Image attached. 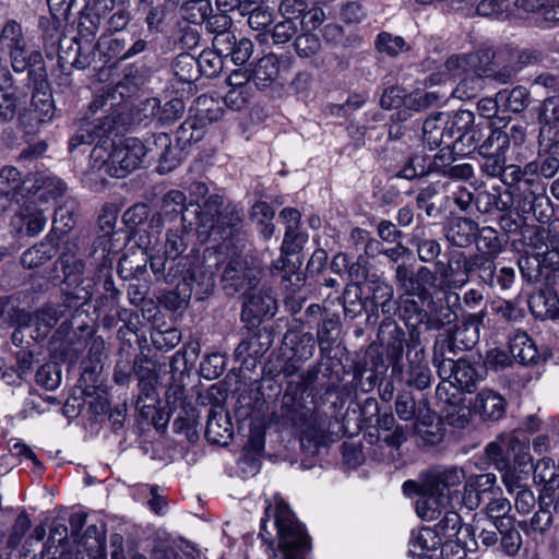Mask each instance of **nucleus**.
I'll return each instance as SVG.
<instances>
[{
  "label": "nucleus",
  "mask_w": 559,
  "mask_h": 559,
  "mask_svg": "<svg viewBox=\"0 0 559 559\" xmlns=\"http://www.w3.org/2000/svg\"><path fill=\"white\" fill-rule=\"evenodd\" d=\"M198 217L200 235L222 241L214 251H206V261H213L225 288L238 292L251 286L258 278V270L248 265L243 257V237L241 231L243 213L231 203H224L222 197L212 194L199 206Z\"/></svg>",
  "instance_id": "f257e3e1"
},
{
  "label": "nucleus",
  "mask_w": 559,
  "mask_h": 559,
  "mask_svg": "<svg viewBox=\"0 0 559 559\" xmlns=\"http://www.w3.org/2000/svg\"><path fill=\"white\" fill-rule=\"evenodd\" d=\"M152 144L153 146H146L138 138H127L115 144L110 152L96 146L91 155L92 167L110 177L122 178L141 167L147 154L164 163L175 160L177 150L167 133L154 135Z\"/></svg>",
  "instance_id": "f03ea898"
},
{
  "label": "nucleus",
  "mask_w": 559,
  "mask_h": 559,
  "mask_svg": "<svg viewBox=\"0 0 559 559\" xmlns=\"http://www.w3.org/2000/svg\"><path fill=\"white\" fill-rule=\"evenodd\" d=\"M265 519L261 521L260 535L266 539L271 537L267 522L273 519V527L278 536V549L274 551L273 559H305L310 548L309 536L305 527L297 521L288 504L280 497L274 496V503L265 507Z\"/></svg>",
  "instance_id": "7ed1b4c3"
},
{
  "label": "nucleus",
  "mask_w": 559,
  "mask_h": 559,
  "mask_svg": "<svg viewBox=\"0 0 559 559\" xmlns=\"http://www.w3.org/2000/svg\"><path fill=\"white\" fill-rule=\"evenodd\" d=\"M82 306L83 304H76L71 294H66L60 304L47 305L34 313L26 310H16L13 320L22 326H34V333H31V337L39 340L46 337L50 329L61 319H68Z\"/></svg>",
  "instance_id": "20e7f679"
},
{
  "label": "nucleus",
  "mask_w": 559,
  "mask_h": 559,
  "mask_svg": "<svg viewBox=\"0 0 559 559\" xmlns=\"http://www.w3.org/2000/svg\"><path fill=\"white\" fill-rule=\"evenodd\" d=\"M0 51H8L11 67L16 73L44 62L39 50L27 48L22 25L14 20L7 21L0 29Z\"/></svg>",
  "instance_id": "39448f33"
},
{
  "label": "nucleus",
  "mask_w": 559,
  "mask_h": 559,
  "mask_svg": "<svg viewBox=\"0 0 559 559\" xmlns=\"http://www.w3.org/2000/svg\"><path fill=\"white\" fill-rule=\"evenodd\" d=\"M478 55L452 56L445 62V70L452 78H461L453 94L461 99H471L483 88V76L488 74L485 67H478Z\"/></svg>",
  "instance_id": "423d86ee"
},
{
  "label": "nucleus",
  "mask_w": 559,
  "mask_h": 559,
  "mask_svg": "<svg viewBox=\"0 0 559 559\" xmlns=\"http://www.w3.org/2000/svg\"><path fill=\"white\" fill-rule=\"evenodd\" d=\"M491 254L476 253L471 257H460L455 263L457 267L462 269L463 277L460 280L454 278V272L452 265H448L441 272V276L448 282H453L456 286H463L468 281V275L477 272L483 283L489 287H496V263Z\"/></svg>",
  "instance_id": "0eeeda50"
},
{
  "label": "nucleus",
  "mask_w": 559,
  "mask_h": 559,
  "mask_svg": "<svg viewBox=\"0 0 559 559\" xmlns=\"http://www.w3.org/2000/svg\"><path fill=\"white\" fill-rule=\"evenodd\" d=\"M61 269L68 287H73L70 294L76 304H86L93 295L94 278L93 270L75 255L62 254L60 258Z\"/></svg>",
  "instance_id": "6e6552de"
},
{
  "label": "nucleus",
  "mask_w": 559,
  "mask_h": 559,
  "mask_svg": "<svg viewBox=\"0 0 559 559\" xmlns=\"http://www.w3.org/2000/svg\"><path fill=\"white\" fill-rule=\"evenodd\" d=\"M475 116L469 110H460L452 116V129L454 139L451 147L460 155H467L476 150L483 139V131L474 124Z\"/></svg>",
  "instance_id": "1a4fd4ad"
},
{
  "label": "nucleus",
  "mask_w": 559,
  "mask_h": 559,
  "mask_svg": "<svg viewBox=\"0 0 559 559\" xmlns=\"http://www.w3.org/2000/svg\"><path fill=\"white\" fill-rule=\"evenodd\" d=\"M394 281L403 296L424 298L435 284L436 276L426 266L414 272L411 265L401 263L395 267Z\"/></svg>",
  "instance_id": "9d476101"
},
{
  "label": "nucleus",
  "mask_w": 559,
  "mask_h": 559,
  "mask_svg": "<svg viewBox=\"0 0 559 559\" xmlns=\"http://www.w3.org/2000/svg\"><path fill=\"white\" fill-rule=\"evenodd\" d=\"M454 139V129H452V117L445 112H437L429 116L423 124L424 144L433 151L441 146L451 147V141Z\"/></svg>",
  "instance_id": "9b49d317"
},
{
  "label": "nucleus",
  "mask_w": 559,
  "mask_h": 559,
  "mask_svg": "<svg viewBox=\"0 0 559 559\" xmlns=\"http://www.w3.org/2000/svg\"><path fill=\"white\" fill-rule=\"evenodd\" d=\"M47 224L44 211L33 202H25L11 217V231L17 236L34 237L41 233Z\"/></svg>",
  "instance_id": "f8f14e48"
},
{
  "label": "nucleus",
  "mask_w": 559,
  "mask_h": 559,
  "mask_svg": "<svg viewBox=\"0 0 559 559\" xmlns=\"http://www.w3.org/2000/svg\"><path fill=\"white\" fill-rule=\"evenodd\" d=\"M204 265H192L186 271H182V281L178 284L177 288L179 294L185 297H190L193 292L195 294H206L214 287V263L207 262L206 257Z\"/></svg>",
  "instance_id": "ddd939ff"
},
{
  "label": "nucleus",
  "mask_w": 559,
  "mask_h": 559,
  "mask_svg": "<svg viewBox=\"0 0 559 559\" xmlns=\"http://www.w3.org/2000/svg\"><path fill=\"white\" fill-rule=\"evenodd\" d=\"M276 308L274 297L258 289L253 284L249 286V290L245 295L241 318L243 321L253 323V320L274 316Z\"/></svg>",
  "instance_id": "4468645a"
},
{
  "label": "nucleus",
  "mask_w": 559,
  "mask_h": 559,
  "mask_svg": "<svg viewBox=\"0 0 559 559\" xmlns=\"http://www.w3.org/2000/svg\"><path fill=\"white\" fill-rule=\"evenodd\" d=\"M400 317L408 328V340L406 343L413 345L420 344V331L419 326H427L428 310L424 309L420 301L415 300L413 297L401 296L400 297Z\"/></svg>",
  "instance_id": "2eb2a0df"
},
{
  "label": "nucleus",
  "mask_w": 559,
  "mask_h": 559,
  "mask_svg": "<svg viewBox=\"0 0 559 559\" xmlns=\"http://www.w3.org/2000/svg\"><path fill=\"white\" fill-rule=\"evenodd\" d=\"M407 346V379L406 384L417 390H425L431 384L432 374L426 361L425 350L420 344L413 345L406 343Z\"/></svg>",
  "instance_id": "dca6fc26"
},
{
  "label": "nucleus",
  "mask_w": 559,
  "mask_h": 559,
  "mask_svg": "<svg viewBox=\"0 0 559 559\" xmlns=\"http://www.w3.org/2000/svg\"><path fill=\"white\" fill-rule=\"evenodd\" d=\"M435 533L443 542H455L456 544L467 547V538L472 539L474 530L471 525H462L461 516L453 510H448L444 516L435 526Z\"/></svg>",
  "instance_id": "f3484780"
},
{
  "label": "nucleus",
  "mask_w": 559,
  "mask_h": 559,
  "mask_svg": "<svg viewBox=\"0 0 559 559\" xmlns=\"http://www.w3.org/2000/svg\"><path fill=\"white\" fill-rule=\"evenodd\" d=\"M451 501L448 492L433 490L423 483L420 497L416 502V512L424 521H433L442 511L445 512L452 507Z\"/></svg>",
  "instance_id": "a211bd4d"
},
{
  "label": "nucleus",
  "mask_w": 559,
  "mask_h": 559,
  "mask_svg": "<svg viewBox=\"0 0 559 559\" xmlns=\"http://www.w3.org/2000/svg\"><path fill=\"white\" fill-rule=\"evenodd\" d=\"M459 294H444L443 297L433 299L428 305V320L426 330H440L456 321L457 314L453 305L459 302Z\"/></svg>",
  "instance_id": "6ab92c4d"
},
{
  "label": "nucleus",
  "mask_w": 559,
  "mask_h": 559,
  "mask_svg": "<svg viewBox=\"0 0 559 559\" xmlns=\"http://www.w3.org/2000/svg\"><path fill=\"white\" fill-rule=\"evenodd\" d=\"M116 0H87L81 12L79 33L81 36H94L100 22L115 8Z\"/></svg>",
  "instance_id": "aec40b11"
},
{
  "label": "nucleus",
  "mask_w": 559,
  "mask_h": 559,
  "mask_svg": "<svg viewBox=\"0 0 559 559\" xmlns=\"http://www.w3.org/2000/svg\"><path fill=\"white\" fill-rule=\"evenodd\" d=\"M464 479L465 473L463 468L457 466H443L430 471L424 483L433 490L448 492L452 500L456 492V490L452 489L459 487Z\"/></svg>",
  "instance_id": "412c9836"
},
{
  "label": "nucleus",
  "mask_w": 559,
  "mask_h": 559,
  "mask_svg": "<svg viewBox=\"0 0 559 559\" xmlns=\"http://www.w3.org/2000/svg\"><path fill=\"white\" fill-rule=\"evenodd\" d=\"M117 218L118 209L114 204L104 205L98 215V228L103 235L97 238V247L94 253H97L98 248H100V258L105 260V262L108 260V255L116 251L111 237L115 235Z\"/></svg>",
  "instance_id": "4be33fe9"
},
{
  "label": "nucleus",
  "mask_w": 559,
  "mask_h": 559,
  "mask_svg": "<svg viewBox=\"0 0 559 559\" xmlns=\"http://www.w3.org/2000/svg\"><path fill=\"white\" fill-rule=\"evenodd\" d=\"M280 218L286 227L282 251L289 254L307 241V236L299 230L301 214L297 209L285 207L280 212Z\"/></svg>",
  "instance_id": "5701e85b"
},
{
  "label": "nucleus",
  "mask_w": 559,
  "mask_h": 559,
  "mask_svg": "<svg viewBox=\"0 0 559 559\" xmlns=\"http://www.w3.org/2000/svg\"><path fill=\"white\" fill-rule=\"evenodd\" d=\"M58 62L62 71L84 69L90 66L91 57L76 38L64 37L59 43Z\"/></svg>",
  "instance_id": "b1692460"
},
{
  "label": "nucleus",
  "mask_w": 559,
  "mask_h": 559,
  "mask_svg": "<svg viewBox=\"0 0 559 559\" xmlns=\"http://www.w3.org/2000/svg\"><path fill=\"white\" fill-rule=\"evenodd\" d=\"M473 407L484 419L497 421L504 416L507 402L498 392L484 389L477 393Z\"/></svg>",
  "instance_id": "393cba45"
},
{
  "label": "nucleus",
  "mask_w": 559,
  "mask_h": 559,
  "mask_svg": "<svg viewBox=\"0 0 559 559\" xmlns=\"http://www.w3.org/2000/svg\"><path fill=\"white\" fill-rule=\"evenodd\" d=\"M206 439L214 444H227L233 437V425L222 409H211L207 416Z\"/></svg>",
  "instance_id": "a878e982"
},
{
  "label": "nucleus",
  "mask_w": 559,
  "mask_h": 559,
  "mask_svg": "<svg viewBox=\"0 0 559 559\" xmlns=\"http://www.w3.org/2000/svg\"><path fill=\"white\" fill-rule=\"evenodd\" d=\"M112 117L106 116L88 123L86 129L80 130L71 140L70 148L74 150L81 144H91L95 138L109 136L115 129Z\"/></svg>",
  "instance_id": "bb28decb"
},
{
  "label": "nucleus",
  "mask_w": 559,
  "mask_h": 559,
  "mask_svg": "<svg viewBox=\"0 0 559 559\" xmlns=\"http://www.w3.org/2000/svg\"><path fill=\"white\" fill-rule=\"evenodd\" d=\"M187 198L182 191L170 190L162 199L159 212L153 217V222L162 225L163 222H173L179 216H183L187 210Z\"/></svg>",
  "instance_id": "cd10ccee"
},
{
  "label": "nucleus",
  "mask_w": 559,
  "mask_h": 559,
  "mask_svg": "<svg viewBox=\"0 0 559 559\" xmlns=\"http://www.w3.org/2000/svg\"><path fill=\"white\" fill-rule=\"evenodd\" d=\"M477 231L478 225L474 221L457 217L450 222L447 229V238L457 247H466L476 239Z\"/></svg>",
  "instance_id": "c85d7f7f"
},
{
  "label": "nucleus",
  "mask_w": 559,
  "mask_h": 559,
  "mask_svg": "<svg viewBox=\"0 0 559 559\" xmlns=\"http://www.w3.org/2000/svg\"><path fill=\"white\" fill-rule=\"evenodd\" d=\"M278 72V58L273 53L266 55L260 58L251 70L252 84L257 88L267 87L276 80Z\"/></svg>",
  "instance_id": "c756f323"
},
{
  "label": "nucleus",
  "mask_w": 559,
  "mask_h": 559,
  "mask_svg": "<svg viewBox=\"0 0 559 559\" xmlns=\"http://www.w3.org/2000/svg\"><path fill=\"white\" fill-rule=\"evenodd\" d=\"M7 86H0V121L13 120L25 109L26 95L17 93L16 88L7 91Z\"/></svg>",
  "instance_id": "7c9ffc66"
},
{
  "label": "nucleus",
  "mask_w": 559,
  "mask_h": 559,
  "mask_svg": "<svg viewBox=\"0 0 559 559\" xmlns=\"http://www.w3.org/2000/svg\"><path fill=\"white\" fill-rule=\"evenodd\" d=\"M191 111L194 112L192 118L203 126L219 120L224 115V109L219 102L209 95L199 96L194 100Z\"/></svg>",
  "instance_id": "2f4dec72"
},
{
  "label": "nucleus",
  "mask_w": 559,
  "mask_h": 559,
  "mask_svg": "<svg viewBox=\"0 0 559 559\" xmlns=\"http://www.w3.org/2000/svg\"><path fill=\"white\" fill-rule=\"evenodd\" d=\"M31 107L39 122H47L52 119L55 112L53 100L45 81H41L33 93Z\"/></svg>",
  "instance_id": "473e14b6"
},
{
  "label": "nucleus",
  "mask_w": 559,
  "mask_h": 559,
  "mask_svg": "<svg viewBox=\"0 0 559 559\" xmlns=\"http://www.w3.org/2000/svg\"><path fill=\"white\" fill-rule=\"evenodd\" d=\"M530 309L540 319H552L559 312V298L551 290H542L531 297Z\"/></svg>",
  "instance_id": "72a5a7b5"
},
{
  "label": "nucleus",
  "mask_w": 559,
  "mask_h": 559,
  "mask_svg": "<svg viewBox=\"0 0 559 559\" xmlns=\"http://www.w3.org/2000/svg\"><path fill=\"white\" fill-rule=\"evenodd\" d=\"M510 352L522 365L533 364L538 358L537 347L525 332H518L510 340Z\"/></svg>",
  "instance_id": "f704fd0d"
},
{
  "label": "nucleus",
  "mask_w": 559,
  "mask_h": 559,
  "mask_svg": "<svg viewBox=\"0 0 559 559\" xmlns=\"http://www.w3.org/2000/svg\"><path fill=\"white\" fill-rule=\"evenodd\" d=\"M186 217H181V223L169 228L166 233L165 255L168 259L176 260L188 248L189 231L185 225Z\"/></svg>",
  "instance_id": "c9c22d12"
},
{
  "label": "nucleus",
  "mask_w": 559,
  "mask_h": 559,
  "mask_svg": "<svg viewBox=\"0 0 559 559\" xmlns=\"http://www.w3.org/2000/svg\"><path fill=\"white\" fill-rule=\"evenodd\" d=\"M483 318V312L469 314L453 332L454 341L461 343L464 348H472L479 340V328Z\"/></svg>",
  "instance_id": "e433bc0d"
},
{
  "label": "nucleus",
  "mask_w": 559,
  "mask_h": 559,
  "mask_svg": "<svg viewBox=\"0 0 559 559\" xmlns=\"http://www.w3.org/2000/svg\"><path fill=\"white\" fill-rule=\"evenodd\" d=\"M415 430L428 444H437L443 438V428L439 418L430 414L429 411L417 417Z\"/></svg>",
  "instance_id": "4c0bfd02"
},
{
  "label": "nucleus",
  "mask_w": 559,
  "mask_h": 559,
  "mask_svg": "<svg viewBox=\"0 0 559 559\" xmlns=\"http://www.w3.org/2000/svg\"><path fill=\"white\" fill-rule=\"evenodd\" d=\"M144 83L142 76H132L127 73L123 79L116 84L111 93H107L106 103L109 102V108L119 105L120 102L131 98L140 86Z\"/></svg>",
  "instance_id": "58836bf2"
},
{
  "label": "nucleus",
  "mask_w": 559,
  "mask_h": 559,
  "mask_svg": "<svg viewBox=\"0 0 559 559\" xmlns=\"http://www.w3.org/2000/svg\"><path fill=\"white\" fill-rule=\"evenodd\" d=\"M369 292L374 307H380L384 314H390L395 310L393 302V287L379 278L369 282Z\"/></svg>",
  "instance_id": "ea45409f"
},
{
  "label": "nucleus",
  "mask_w": 559,
  "mask_h": 559,
  "mask_svg": "<svg viewBox=\"0 0 559 559\" xmlns=\"http://www.w3.org/2000/svg\"><path fill=\"white\" fill-rule=\"evenodd\" d=\"M285 344H292L293 357L298 361L310 359L316 350V342L311 333H287Z\"/></svg>",
  "instance_id": "a19ab883"
},
{
  "label": "nucleus",
  "mask_w": 559,
  "mask_h": 559,
  "mask_svg": "<svg viewBox=\"0 0 559 559\" xmlns=\"http://www.w3.org/2000/svg\"><path fill=\"white\" fill-rule=\"evenodd\" d=\"M340 317L332 314L322 320L318 328L317 336L321 352H329L340 335Z\"/></svg>",
  "instance_id": "79ce46f5"
},
{
  "label": "nucleus",
  "mask_w": 559,
  "mask_h": 559,
  "mask_svg": "<svg viewBox=\"0 0 559 559\" xmlns=\"http://www.w3.org/2000/svg\"><path fill=\"white\" fill-rule=\"evenodd\" d=\"M555 92H557L558 95L546 98L542 106L539 114V121L543 123L540 135H544L545 132H550L552 124L559 127V78Z\"/></svg>",
  "instance_id": "37998d69"
},
{
  "label": "nucleus",
  "mask_w": 559,
  "mask_h": 559,
  "mask_svg": "<svg viewBox=\"0 0 559 559\" xmlns=\"http://www.w3.org/2000/svg\"><path fill=\"white\" fill-rule=\"evenodd\" d=\"M31 178L23 179L17 168L4 166L0 170V191H9L19 197H23L24 186L31 181Z\"/></svg>",
  "instance_id": "c03bdc74"
},
{
  "label": "nucleus",
  "mask_w": 559,
  "mask_h": 559,
  "mask_svg": "<svg viewBox=\"0 0 559 559\" xmlns=\"http://www.w3.org/2000/svg\"><path fill=\"white\" fill-rule=\"evenodd\" d=\"M171 71L178 81L191 83L198 78L197 60L189 53H181L176 57L171 64Z\"/></svg>",
  "instance_id": "a18cd8bd"
},
{
  "label": "nucleus",
  "mask_w": 559,
  "mask_h": 559,
  "mask_svg": "<svg viewBox=\"0 0 559 559\" xmlns=\"http://www.w3.org/2000/svg\"><path fill=\"white\" fill-rule=\"evenodd\" d=\"M509 150V134L500 129L492 130L479 146L480 155L506 154Z\"/></svg>",
  "instance_id": "49530a36"
},
{
  "label": "nucleus",
  "mask_w": 559,
  "mask_h": 559,
  "mask_svg": "<svg viewBox=\"0 0 559 559\" xmlns=\"http://www.w3.org/2000/svg\"><path fill=\"white\" fill-rule=\"evenodd\" d=\"M32 179L34 181V185L32 187L27 188V191H29V192L33 189L35 192L39 191V190H44L45 193L50 194L52 198H57V197L62 195L67 190L66 183L62 180H60L51 175L36 174L33 176Z\"/></svg>",
  "instance_id": "de8ad7c7"
},
{
  "label": "nucleus",
  "mask_w": 559,
  "mask_h": 559,
  "mask_svg": "<svg viewBox=\"0 0 559 559\" xmlns=\"http://www.w3.org/2000/svg\"><path fill=\"white\" fill-rule=\"evenodd\" d=\"M52 257V247L49 243L40 242L27 249L21 257L24 267L35 269L46 263Z\"/></svg>",
  "instance_id": "09e8293b"
},
{
  "label": "nucleus",
  "mask_w": 559,
  "mask_h": 559,
  "mask_svg": "<svg viewBox=\"0 0 559 559\" xmlns=\"http://www.w3.org/2000/svg\"><path fill=\"white\" fill-rule=\"evenodd\" d=\"M389 341L386 344V356L393 365V371L400 368L404 353V332L397 325L389 331Z\"/></svg>",
  "instance_id": "8fccbe9b"
},
{
  "label": "nucleus",
  "mask_w": 559,
  "mask_h": 559,
  "mask_svg": "<svg viewBox=\"0 0 559 559\" xmlns=\"http://www.w3.org/2000/svg\"><path fill=\"white\" fill-rule=\"evenodd\" d=\"M197 60L199 73L206 78H216L224 68L223 57L214 50H204Z\"/></svg>",
  "instance_id": "3c124183"
},
{
  "label": "nucleus",
  "mask_w": 559,
  "mask_h": 559,
  "mask_svg": "<svg viewBox=\"0 0 559 559\" xmlns=\"http://www.w3.org/2000/svg\"><path fill=\"white\" fill-rule=\"evenodd\" d=\"M477 235V248L480 253L497 257L501 252L502 245L495 228L490 226L478 227Z\"/></svg>",
  "instance_id": "603ef678"
},
{
  "label": "nucleus",
  "mask_w": 559,
  "mask_h": 559,
  "mask_svg": "<svg viewBox=\"0 0 559 559\" xmlns=\"http://www.w3.org/2000/svg\"><path fill=\"white\" fill-rule=\"evenodd\" d=\"M443 417L448 425L455 429H463L471 421V409L466 405L451 403L443 409Z\"/></svg>",
  "instance_id": "864d4df0"
},
{
  "label": "nucleus",
  "mask_w": 559,
  "mask_h": 559,
  "mask_svg": "<svg viewBox=\"0 0 559 559\" xmlns=\"http://www.w3.org/2000/svg\"><path fill=\"white\" fill-rule=\"evenodd\" d=\"M376 48L379 52L394 57L405 51L407 49V45L403 37L394 36L388 32H382L377 37Z\"/></svg>",
  "instance_id": "5fc2aeb1"
},
{
  "label": "nucleus",
  "mask_w": 559,
  "mask_h": 559,
  "mask_svg": "<svg viewBox=\"0 0 559 559\" xmlns=\"http://www.w3.org/2000/svg\"><path fill=\"white\" fill-rule=\"evenodd\" d=\"M486 515L493 521L498 531L504 525V520L511 511V503L506 498H492L485 507Z\"/></svg>",
  "instance_id": "6e6d98bb"
},
{
  "label": "nucleus",
  "mask_w": 559,
  "mask_h": 559,
  "mask_svg": "<svg viewBox=\"0 0 559 559\" xmlns=\"http://www.w3.org/2000/svg\"><path fill=\"white\" fill-rule=\"evenodd\" d=\"M498 98L506 102V106L513 112L523 111L528 105V92L522 86L514 87L510 92L501 91Z\"/></svg>",
  "instance_id": "4d7b16f0"
},
{
  "label": "nucleus",
  "mask_w": 559,
  "mask_h": 559,
  "mask_svg": "<svg viewBox=\"0 0 559 559\" xmlns=\"http://www.w3.org/2000/svg\"><path fill=\"white\" fill-rule=\"evenodd\" d=\"M36 382L48 391L56 390L61 383V372L57 365L45 364L36 372Z\"/></svg>",
  "instance_id": "13d9d810"
},
{
  "label": "nucleus",
  "mask_w": 559,
  "mask_h": 559,
  "mask_svg": "<svg viewBox=\"0 0 559 559\" xmlns=\"http://www.w3.org/2000/svg\"><path fill=\"white\" fill-rule=\"evenodd\" d=\"M294 46L299 57L310 58L320 50L321 43L317 35L304 31V33L295 39Z\"/></svg>",
  "instance_id": "bf43d9fd"
},
{
  "label": "nucleus",
  "mask_w": 559,
  "mask_h": 559,
  "mask_svg": "<svg viewBox=\"0 0 559 559\" xmlns=\"http://www.w3.org/2000/svg\"><path fill=\"white\" fill-rule=\"evenodd\" d=\"M298 16H289L278 22L274 28L272 38L275 44H285L289 41L298 32Z\"/></svg>",
  "instance_id": "052dcab7"
},
{
  "label": "nucleus",
  "mask_w": 559,
  "mask_h": 559,
  "mask_svg": "<svg viewBox=\"0 0 559 559\" xmlns=\"http://www.w3.org/2000/svg\"><path fill=\"white\" fill-rule=\"evenodd\" d=\"M500 442L504 445L507 455L510 457L522 449H528V438L522 430H514L500 435Z\"/></svg>",
  "instance_id": "680f3d73"
},
{
  "label": "nucleus",
  "mask_w": 559,
  "mask_h": 559,
  "mask_svg": "<svg viewBox=\"0 0 559 559\" xmlns=\"http://www.w3.org/2000/svg\"><path fill=\"white\" fill-rule=\"evenodd\" d=\"M476 371L465 359H457L453 383L462 390H467L474 385Z\"/></svg>",
  "instance_id": "e2e57ef3"
},
{
  "label": "nucleus",
  "mask_w": 559,
  "mask_h": 559,
  "mask_svg": "<svg viewBox=\"0 0 559 559\" xmlns=\"http://www.w3.org/2000/svg\"><path fill=\"white\" fill-rule=\"evenodd\" d=\"M438 99L439 96L435 92L416 91L405 96L404 105L419 111L432 106Z\"/></svg>",
  "instance_id": "0e129e2a"
},
{
  "label": "nucleus",
  "mask_w": 559,
  "mask_h": 559,
  "mask_svg": "<svg viewBox=\"0 0 559 559\" xmlns=\"http://www.w3.org/2000/svg\"><path fill=\"white\" fill-rule=\"evenodd\" d=\"M225 369V357L218 353L207 355L200 365L202 376L209 380L218 378Z\"/></svg>",
  "instance_id": "69168bd1"
},
{
  "label": "nucleus",
  "mask_w": 559,
  "mask_h": 559,
  "mask_svg": "<svg viewBox=\"0 0 559 559\" xmlns=\"http://www.w3.org/2000/svg\"><path fill=\"white\" fill-rule=\"evenodd\" d=\"M469 490H475L478 495L493 493L496 488L497 477L492 473L473 475L466 479Z\"/></svg>",
  "instance_id": "338daca9"
},
{
  "label": "nucleus",
  "mask_w": 559,
  "mask_h": 559,
  "mask_svg": "<svg viewBox=\"0 0 559 559\" xmlns=\"http://www.w3.org/2000/svg\"><path fill=\"white\" fill-rule=\"evenodd\" d=\"M501 548L508 556H514L522 546V536L514 527L501 526Z\"/></svg>",
  "instance_id": "774afa93"
}]
</instances>
